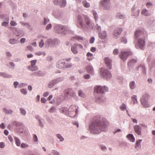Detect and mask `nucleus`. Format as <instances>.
<instances>
[{
    "mask_svg": "<svg viewBox=\"0 0 155 155\" xmlns=\"http://www.w3.org/2000/svg\"><path fill=\"white\" fill-rule=\"evenodd\" d=\"M53 2L54 4L59 5L61 7H64L66 4L65 0H53Z\"/></svg>",
    "mask_w": 155,
    "mask_h": 155,
    "instance_id": "obj_14",
    "label": "nucleus"
},
{
    "mask_svg": "<svg viewBox=\"0 0 155 155\" xmlns=\"http://www.w3.org/2000/svg\"><path fill=\"white\" fill-rule=\"evenodd\" d=\"M56 137H57L59 139L60 141L61 142L63 141L64 140V139L63 137L62 136V135L60 134H58L56 135Z\"/></svg>",
    "mask_w": 155,
    "mask_h": 155,
    "instance_id": "obj_45",
    "label": "nucleus"
},
{
    "mask_svg": "<svg viewBox=\"0 0 155 155\" xmlns=\"http://www.w3.org/2000/svg\"><path fill=\"white\" fill-rule=\"evenodd\" d=\"M127 137L131 142H134L135 141V138L132 134H129L127 136Z\"/></svg>",
    "mask_w": 155,
    "mask_h": 155,
    "instance_id": "obj_31",
    "label": "nucleus"
},
{
    "mask_svg": "<svg viewBox=\"0 0 155 155\" xmlns=\"http://www.w3.org/2000/svg\"><path fill=\"white\" fill-rule=\"evenodd\" d=\"M138 69L141 71L143 73H145L146 68L145 67V65L143 64H140L138 68Z\"/></svg>",
    "mask_w": 155,
    "mask_h": 155,
    "instance_id": "obj_29",
    "label": "nucleus"
},
{
    "mask_svg": "<svg viewBox=\"0 0 155 155\" xmlns=\"http://www.w3.org/2000/svg\"><path fill=\"white\" fill-rule=\"evenodd\" d=\"M101 150L105 152L107 151V149L106 146L103 144L100 145L99 146Z\"/></svg>",
    "mask_w": 155,
    "mask_h": 155,
    "instance_id": "obj_44",
    "label": "nucleus"
},
{
    "mask_svg": "<svg viewBox=\"0 0 155 155\" xmlns=\"http://www.w3.org/2000/svg\"><path fill=\"white\" fill-rule=\"evenodd\" d=\"M122 31V28H118L115 29L113 32V38L115 39L119 38Z\"/></svg>",
    "mask_w": 155,
    "mask_h": 155,
    "instance_id": "obj_11",
    "label": "nucleus"
},
{
    "mask_svg": "<svg viewBox=\"0 0 155 155\" xmlns=\"http://www.w3.org/2000/svg\"><path fill=\"white\" fill-rule=\"evenodd\" d=\"M52 27V25L50 23L48 24L45 28V29L46 30H48L49 29H51Z\"/></svg>",
    "mask_w": 155,
    "mask_h": 155,
    "instance_id": "obj_62",
    "label": "nucleus"
},
{
    "mask_svg": "<svg viewBox=\"0 0 155 155\" xmlns=\"http://www.w3.org/2000/svg\"><path fill=\"white\" fill-rule=\"evenodd\" d=\"M0 18L3 20V21H9V16L7 15H0Z\"/></svg>",
    "mask_w": 155,
    "mask_h": 155,
    "instance_id": "obj_30",
    "label": "nucleus"
},
{
    "mask_svg": "<svg viewBox=\"0 0 155 155\" xmlns=\"http://www.w3.org/2000/svg\"><path fill=\"white\" fill-rule=\"evenodd\" d=\"M21 123L15 121L12 122V124L14 126H16L18 128L20 126Z\"/></svg>",
    "mask_w": 155,
    "mask_h": 155,
    "instance_id": "obj_49",
    "label": "nucleus"
},
{
    "mask_svg": "<svg viewBox=\"0 0 155 155\" xmlns=\"http://www.w3.org/2000/svg\"><path fill=\"white\" fill-rule=\"evenodd\" d=\"M21 123L15 121L12 122V124L14 126H16L18 128L20 126Z\"/></svg>",
    "mask_w": 155,
    "mask_h": 155,
    "instance_id": "obj_48",
    "label": "nucleus"
},
{
    "mask_svg": "<svg viewBox=\"0 0 155 155\" xmlns=\"http://www.w3.org/2000/svg\"><path fill=\"white\" fill-rule=\"evenodd\" d=\"M56 84H57L59 82H61L64 80V78L62 77H59L54 79Z\"/></svg>",
    "mask_w": 155,
    "mask_h": 155,
    "instance_id": "obj_40",
    "label": "nucleus"
},
{
    "mask_svg": "<svg viewBox=\"0 0 155 155\" xmlns=\"http://www.w3.org/2000/svg\"><path fill=\"white\" fill-rule=\"evenodd\" d=\"M37 61L36 60H34L30 61L31 65L27 66L28 69L31 71H37L38 70V68L35 65Z\"/></svg>",
    "mask_w": 155,
    "mask_h": 155,
    "instance_id": "obj_8",
    "label": "nucleus"
},
{
    "mask_svg": "<svg viewBox=\"0 0 155 155\" xmlns=\"http://www.w3.org/2000/svg\"><path fill=\"white\" fill-rule=\"evenodd\" d=\"M49 21L48 18L44 17L43 20V25H46L48 22Z\"/></svg>",
    "mask_w": 155,
    "mask_h": 155,
    "instance_id": "obj_56",
    "label": "nucleus"
},
{
    "mask_svg": "<svg viewBox=\"0 0 155 155\" xmlns=\"http://www.w3.org/2000/svg\"><path fill=\"white\" fill-rule=\"evenodd\" d=\"M44 45V41L43 39H41L39 43V46L40 48H42Z\"/></svg>",
    "mask_w": 155,
    "mask_h": 155,
    "instance_id": "obj_64",
    "label": "nucleus"
},
{
    "mask_svg": "<svg viewBox=\"0 0 155 155\" xmlns=\"http://www.w3.org/2000/svg\"><path fill=\"white\" fill-rule=\"evenodd\" d=\"M60 111L64 114L68 115L69 114L68 109L66 107H62L60 109Z\"/></svg>",
    "mask_w": 155,
    "mask_h": 155,
    "instance_id": "obj_28",
    "label": "nucleus"
},
{
    "mask_svg": "<svg viewBox=\"0 0 155 155\" xmlns=\"http://www.w3.org/2000/svg\"><path fill=\"white\" fill-rule=\"evenodd\" d=\"M69 114H73L74 112L75 111V114H76L78 112V109L75 106H71L68 109Z\"/></svg>",
    "mask_w": 155,
    "mask_h": 155,
    "instance_id": "obj_19",
    "label": "nucleus"
},
{
    "mask_svg": "<svg viewBox=\"0 0 155 155\" xmlns=\"http://www.w3.org/2000/svg\"><path fill=\"white\" fill-rule=\"evenodd\" d=\"M31 74L38 77H43L46 74L41 71H39L37 72H33Z\"/></svg>",
    "mask_w": 155,
    "mask_h": 155,
    "instance_id": "obj_22",
    "label": "nucleus"
},
{
    "mask_svg": "<svg viewBox=\"0 0 155 155\" xmlns=\"http://www.w3.org/2000/svg\"><path fill=\"white\" fill-rule=\"evenodd\" d=\"M129 87L131 90H134L136 88V85L135 81H132L129 82Z\"/></svg>",
    "mask_w": 155,
    "mask_h": 155,
    "instance_id": "obj_27",
    "label": "nucleus"
},
{
    "mask_svg": "<svg viewBox=\"0 0 155 155\" xmlns=\"http://www.w3.org/2000/svg\"><path fill=\"white\" fill-rule=\"evenodd\" d=\"M78 95L79 96L84 97L85 96L84 93H83V91L82 90H79L78 91Z\"/></svg>",
    "mask_w": 155,
    "mask_h": 155,
    "instance_id": "obj_52",
    "label": "nucleus"
},
{
    "mask_svg": "<svg viewBox=\"0 0 155 155\" xmlns=\"http://www.w3.org/2000/svg\"><path fill=\"white\" fill-rule=\"evenodd\" d=\"M17 36L18 37H21L25 34L24 31L22 30H18L16 31Z\"/></svg>",
    "mask_w": 155,
    "mask_h": 155,
    "instance_id": "obj_26",
    "label": "nucleus"
},
{
    "mask_svg": "<svg viewBox=\"0 0 155 155\" xmlns=\"http://www.w3.org/2000/svg\"><path fill=\"white\" fill-rule=\"evenodd\" d=\"M153 5L151 2H147L146 4V6L147 8H150L151 6H153Z\"/></svg>",
    "mask_w": 155,
    "mask_h": 155,
    "instance_id": "obj_60",
    "label": "nucleus"
},
{
    "mask_svg": "<svg viewBox=\"0 0 155 155\" xmlns=\"http://www.w3.org/2000/svg\"><path fill=\"white\" fill-rule=\"evenodd\" d=\"M71 51L74 54H76L78 53L77 47L76 44L73 45L71 46Z\"/></svg>",
    "mask_w": 155,
    "mask_h": 155,
    "instance_id": "obj_23",
    "label": "nucleus"
},
{
    "mask_svg": "<svg viewBox=\"0 0 155 155\" xmlns=\"http://www.w3.org/2000/svg\"><path fill=\"white\" fill-rule=\"evenodd\" d=\"M116 17L117 18L122 19L124 18L125 17V15L124 14L120 13H118L117 14Z\"/></svg>",
    "mask_w": 155,
    "mask_h": 155,
    "instance_id": "obj_34",
    "label": "nucleus"
},
{
    "mask_svg": "<svg viewBox=\"0 0 155 155\" xmlns=\"http://www.w3.org/2000/svg\"><path fill=\"white\" fill-rule=\"evenodd\" d=\"M83 17V15H78L77 18L78 24V26L79 28L85 30L86 28V26L84 23Z\"/></svg>",
    "mask_w": 155,
    "mask_h": 155,
    "instance_id": "obj_6",
    "label": "nucleus"
},
{
    "mask_svg": "<svg viewBox=\"0 0 155 155\" xmlns=\"http://www.w3.org/2000/svg\"><path fill=\"white\" fill-rule=\"evenodd\" d=\"M21 123L15 121L12 122V124L14 126H16L18 128L20 126Z\"/></svg>",
    "mask_w": 155,
    "mask_h": 155,
    "instance_id": "obj_50",
    "label": "nucleus"
},
{
    "mask_svg": "<svg viewBox=\"0 0 155 155\" xmlns=\"http://www.w3.org/2000/svg\"><path fill=\"white\" fill-rule=\"evenodd\" d=\"M55 107H52L49 109L48 111L50 113H52L55 112Z\"/></svg>",
    "mask_w": 155,
    "mask_h": 155,
    "instance_id": "obj_58",
    "label": "nucleus"
},
{
    "mask_svg": "<svg viewBox=\"0 0 155 155\" xmlns=\"http://www.w3.org/2000/svg\"><path fill=\"white\" fill-rule=\"evenodd\" d=\"M137 62V60L134 58L130 60L128 63V65L129 66H133Z\"/></svg>",
    "mask_w": 155,
    "mask_h": 155,
    "instance_id": "obj_25",
    "label": "nucleus"
},
{
    "mask_svg": "<svg viewBox=\"0 0 155 155\" xmlns=\"http://www.w3.org/2000/svg\"><path fill=\"white\" fill-rule=\"evenodd\" d=\"M3 111L6 114H12L13 113L12 111L11 110H8L6 107H4L2 109Z\"/></svg>",
    "mask_w": 155,
    "mask_h": 155,
    "instance_id": "obj_33",
    "label": "nucleus"
},
{
    "mask_svg": "<svg viewBox=\"0 0 155 155\" xmlns=\"http://www.w3.org/2000/svg\"><path fill=\"white\" fill-rule=\"evenodd\" d=\"M87 72L90 74H92L94 73V70L93 67L91 65H87L85 68Z\"/></svg>",
    "mask_w": 155,
    "mask_h": 155,
    "instance_id": "obj_21",
    "label": "nucleus"
},
{
    "mask_svg": "<svg viewBox=\"0 0 155 155\" xmlns=\"http://www.w3.org/2000/svg\"><path fill=\"white\" fill-rule=\"evenodd\" d=\"M120 108L122 111H124L126 110L127 106L124 103L122 104L120 107Z\"/></svg>",
    "mask_w": 155,
    "mask_h": 155,
    "instance_id": "obj_42",
    "label": "nucleus"
},
{
    "mask_svg": "<svg viewBox=\"0 0 155 155\" xmlns=\"http://www.w3.org/2000/svg\"><path fill=\"white\" fill-rule=\"evenodd\" d=\"M64 94L66 96L68 95L72 97H74L76 95L74 91L71 88H69L65 91Z\"/></svg>",
    "mask_w": 155,
    "mask_h": 155,
    "instance_id": "obj_17",
    "label": "nucleus"
},
{
    "mask_svg": "<svg viewBox=\"0 0 155 155\" xmlns=\"http://www.w3.org/2000/svg\"><path fill=\"white\" fill-rule=\"evenodd\" d=\"M74 38L78 40H83V38L82 37L80 36H76Z\"/></svg>",
    "mask_w": 155,
    "mask_h": 155,
    "instance_id": "obj_63",
    "label": "nucleus"
},
{
    "mask_svg": "<svg viewBox=\"0 0 155 155\" xmlns=\"http://www.w3.org/2000/svg\"><path fill=\"white\" fill-rule=\"evenodd\" d=\"M100 74L103 78L106 79H109L112 77L111 73L104 68H100Z\"/></svg>",
    "mask_w": 155,
    "mask_h": 155,
    "instance_id": "obj_3",
    "label": "nucleus"
},
{
    "mask_svg": "<svg viewBox=\"0 0 155 155\" xmlns=\"http://www.w3.org/2000/svg\"><path fill=\"white\" fill-rule=\"evenodd\" d=\"M73 33V31L69 29H68L66 28L65 31L64 32V34H72Z\"/></svg>",
    "mask_w": 155,
    "mask_h": 155,
    "instance_id": "obj_57",
    "label": "nucleus"
},
{
    "mask_svg": "<svg viewBox=\"0 0 155 155\" xmlns=\"http://www.w3.org/2000/svg\"><path fill=\"white\" fill-rule=\"evenodd\" d=\"M72 66V64L70 63H68L65 62V67L64 68H70Z\"/></svg>",
    "mask_w": 155,
    "mask_h": 155,
    "instance_id": "obj_54",
    "label": "nucleus"
},
{
    "mask_svg": "<svg viewBox=\"0 0 155 155\" xmlns=\"http://www.w3.org/2000/svg\"><path fill=\"white\" fill-rule=\"evenodd\" d=\"M20 24L23 26H25L27 28H29L30 27V25L28 22H24L23 21H20Z\"/></svg>",
    "mask_w": 155,
    "mask_h": 155,
    "instance_id": "obj_39",
    "label": "nucleus"
},
{
    "mask_svg": "<svg viewBox=\"0 0 155 155\" xmlns=\"http://www.w3.org/2000/svg\"><path fill=\"white\" fill-rule=\"evenodd\" d=\"M59 43L60 40L58 39L49 38L45 41V45L51 47L55 45L58 44Z\"/></svg>",
    "mask_w": 155,
    "mask_h": 155,
    "instance_id": "obj_4",
    "label": "nucleus"
},
{
    "mask_svg": "<svg viewBox=\"0 0 155 155\" xmlns=\"http://www.w3.org/2000/svg\"><path fill=\"white\" fill-rule=\"evenodd\" d=\"M141 14L142 15L146 16H149L151 15V13L145 8L142 10Z\"/></svg>",
    "mask_w": 155,
    "mask_h": 155,
    "instance_id": "obj_20",
    "label": "nucleus"
},
{
    "mask_svg": "<svg viewBox=\"0 0 155 155\" xmlns=\"http://www.w3.org/2000/svg\"><path fill=\"white\" fill-rule=\"evenodd\" d=\"M9 21H4L2 24V25L4 27H7L8 25Z\"/></svg>",
    "mask_w": 155,
    "mask_h": 155,
    "instance_id": "obj_53",
    "label": "nucleus"
},
{
    "mask_svg": "<svg viewBox=\"0 0 155 155\" xmlns=\"http://www.w3.org/2000/svg\"><path fill=\"white\" fill-rule=\"evenodd\" d=\"M20 114L23 116H25L26 115L27 112L26 110L24 108L21 107L19 109Z\"/></svg>",
    "mask_w": 155,
    "mask_h": 155,
    "instance_id": "obj_35",
    "label": "nucleus"
},
{
    "mask_svg": "<svg viewBox=\"0 0 155 155\" xmlns=\"http://www.w3.org/2000/svg\"><path fill=\"white\" fill-rule=\"evenodd\" d=\"M131 54V53L129 51H123L121 52L120 56L121 60L123 61H125L128 57Z\"/></svg>",
    "mask_w": 155,
    "mask_h": 155,
    "instance_id": "obj_13",
    "label": "nucleus"
},
{
    "mask_svg": "<svg viewBox=\"0 0 155 155\" xmlns=\"http://www.w3.org/2000/svg\"><path fill=\"white\" fill-rule=\"evenodd\" d=\"M134 131L139 136L141 135L142 134V127L138 125H135L134 126Z\"/></svg>",
    "mask_w": 155,
    "mask_h": 155,
    "instance_id": "obj_16",
    "label": "nucleus"
},
{
    "mask_svg": "<svg viewBox=\"0 0 155 155\" xmlns=\"http://www.w3.org/2000/svg\"><path fill=\"white\" fill-rule=\"evenodd\" d=\"M0 76L6 78H12V76L11 75L3 72H0Z\"/></svg>",
    "mask_w": 155,
    "mask_h": 155,
    "instance_id": "obj_24",
    "label": "nucleus"
},
{
    "mask_svg": "<svg viewBox=\"0 0 155 155\" xmlns=\"http://www.w3.org/2000/svg\"><path fill=\"white\" fill-rule=\"evenodd\" d=\"M35 54L38 56H40L42 54L44 56H45L46 55L45 53V52H41L39 51L35 53Z\"/></svg>",
    "mask_w": 155,
    "mask_h": 155,
    "instance_id": "obj_55",
    "label": "nucleus"
},
{
    "mask_svg": "<svg viewBox=\"0 0 155 155\" xmlns=\"http://www.w3.org/2000/svg\"><path fill=\"white\" fill-rule=\"evenodd\" d=\"M104 61L107 68L109 70L112 69V61L109 57H106L104 58Z\"/></svg>",
    "mask_w": 155,
    "mask_h": 155,
    "instance_id": "obj_12",
    "label": "nucleus"
},
{
    "mask_svg": "<svg viewBox=\"0 0 155 155\" xmlns=\"http://www.w3.org/2000/svg\"><path fill=\"white\" fill-rule=\"evenodd\" d=\"M106 101L105 97L104 96H102L98 98L97 101L98 102H105Z\"/></svg>",
    "mask_w": 155,
    "mask_h": 155,
    "instance_id": "obj_36",
    "label": "nucleus"
},
{
    "mask_svg": "<svg viewBox=\"0 0 155 155\" xmlns=\"http://www.w3.org/2000/svg\"><path fill=\"white\" fill-rule=\"evenodd\" d=\"M100 4L104 10H107L110 8L111 5L110 0H101Z\"/></svg>",
    "mask_w": 155,
    "mask_h": 155,
    "instance_id": "obj_7",
    "label": "nucleus"
},
{
    "mask_svg": "<svg viewBox=\"0 0 155 155\" xmlns=\"http://www.w3.org/2000/svg\"><path fill=\"white\" fill-rule=\"evenodd\" d=\"M147 37V32L144 30L138 29L135 32L134 38L140 49L143 50L145 45V40Z\"/></svg>",
    "mask_w": 155,
    "mask_h": 155,
    "instance_id": "obj_2",
    "label": "nucleus"
},
{
    "mask_svg": "<svg viewBox=\"0 0 155 155\" xmlns=\"http://www.w3.org/2000/svg\"><path fill=\"white\" fill-rule=\"evenodd\" d=\"M149 96L147 94H144L141 99V102L142 104L145 107H148L149 106L148 104V99Z\"/></svg>",
    "mask_w": 155,
    "mask_h": 155,
    "instance_id": "obj_9",
    "label": "nucleus"
},
{
    "mask_svg": "<svg viewBox=\"0 0 155 155\" xmlns=\"http://www.w3.org/2000/svg\"><path fill=\"white\" fill-rule=\"evenodd\" d=\"M140 13V10L139 9L137 10L136 11L133 12L134 15V16H138Z\"/></svg>",
    "mask_w": 155,
    "mask_h": 155,
    "instance_id": "obj_51",
    "label": "nucleus"
},
{
    "mask_svg": "<svg viewBox=\"0 0 155 155\" xmlns=\"http://www.w3.org/2000/svg\"><path fill=\"white\" fill-rule=\"evenodd\" d=\"M82 4L84 6L85 8H88L90 6V4L89 3L85 0H83L82 2Z\"/></svg>",
    "mask_w": 155,
    "mask_h": 155,
    "instance_id": "obj_41",
    "label": "nucleus"
},
{
    "mask_svg": "<svg viewBox=\"0 0 155 155\" xmlns=\"http://www.w3.org/2000/svg\"><path fill=\"white\" fill-rule=\"evenodd\" d=\"M21 92L24 95L27 94V91L24 88H22L20 90Z\"/></svg>",
    "mask_w": 155,
    "mask_h": 155,
    "instance_id": "obj_59",
    "label": "nucleus"
},
{
    "mask_svg": "<svg viewBox=\"0 0 155 155\" xmlns=\"http://www.w3.org/2000/svg\"><path fill=\"white\" fill-rule=\"evenodd\" d=\"M14 139L15 141V144L18 147L20 146L21 145V141L20 140V139L16 137H14Z\"/></svg>",
    "mask_w": 155,
    "mask_h": 155,
    "instance_id": "obj_37",
    "label": "nucleus"
},
{
    "mask_svg": "<svg viewBox=\"0 0 155 155\" xmlns=\"http://www.w3.org/2000/svg\"><path fill=\"white\" fill-rule=\"evenodd\" d=\"M65 60L64 59L58 61L57 64V67L59 69L64 68L65 67Z\"/></svg>",
    "mask_w": 155,
    "mask_h": 155,
    "instance_id": "obj_15",
    "label": "nucleus"
},
{
    "mask_svg": "<svg viewBox=\"0 0 155 155\" xmlns=\"http://www.w3.org/2000/svg\"><path fill=\"white\" fill-rule=\"evenodd\" d=\"M99 37L101 39H104L106 38L107 36L106 31H103L98 32Z\"/></svg>",
    "mask_w": 155,
    "mask_h": 155,
    "instance_id": "obj_18",
    "label": "nucleus"
},
{
    "mask_svg": "<svg viewBox=\"0 0 155 155\" xmlns=\"http://www.w3.org/2000/svg\"><path fill=\"white\" fill-rule=\"evenodd\" d=\"M28 146L29 145L28 144L24 143H22L21 144V147L22 148H25L28 147Z\"/></svg>",
    "mask_w": 155,
    "mask_h": 155,
    "instance_id": "obj_61",
    "label": "nucleus"
},
{
    "mask_svg": "<svg viewBox=\"0 0 155 155\" xmlns=\"http://www.w3.org/2000/svg\"><path fill=\"white\" fill-rule=\"evenodd\" d=\"M134 104L137 103V96L136 95H134L132 96L131 98Z\"/></svg>",
    "mask_w": 155,
    "mask_h": 155,
    "instance_id": "obj_47",
    "label": "nucleus"
},
{
    "mask_svg": "<svg viewBox=\"0 0 155 155\" xmlns=\"http://www.w3.org/2000/svg\"><path fill=\"white\" fill-rule=\"evenodd\" d=\"M107 123L103 119L101 120H96L90 125V131L92 134H98L101 131L105 132L107 129Z\"/></svg>",
    "mask_w": 155,
    "mask_h": 155,
    "instance_id": "obj_1",
    "label": "nucleus"
},
{
    "mask_svg": "<svg viewBox=\"0 0 155 155\" xmlns=\"http://www.w3.org/2000/svg\"><path fill=\"white\" fill-rule=\"evenodd\" d=\"M108 87L106 86H97L94 88V92L97 93H103L108 91Z\"/></svg>",
    "mask_w": 155,
    "mask_h": 155,
    "instance_id": "obj_5",
    "label": "nucleus"
},
{
    "mask_svg": "<svg viewBox=\"0 0 155 155\" xmlns=\"http://www.w3.org/2000/svg\"><path fill=\"white\" fill-rule=\"evenodd\" d=\"M56 84L54 79L52 80L48 84V87L49 88H52Z\"/></svg>",
    "mask_w": 155,
    "mask_h": 155,
    "instance_id": "obj_32",
    "label": "nucleus"
},
{
    "mask_svg": "<svg viewBox=\"0 0 155 155\" xmlns=\"http://www.w3.org/2000/svg\"><path fill=\"white\" fill-rule=\"evenodd\" d=\"M54 29L56 33L60 34L64 32L65 31L66 27L61 25H58L55 26Z\"/></svg>",
    "mask_w": 155,
    "mask_h": 155,
    "instance_id": "obj_10",
    "label": "nucleus"
},
{
    "mask_svg": "<svg viewBox=\"0 0 155 155\" xmlns=\"http://www.w3.org/2000/svg\"><path fill=\"white\" fill-rule=\"evenodd\" d=\"M17 40L15 39L11 38L9 40V43L12 45H14L17 43Z\"/></svg>",
    "mask_w": 155,
    "mask_h": 155,
    "instance_id": "obj_43",
    "label": "nucleus"
},
{
    "mask_svg": "<svg viewBox=\"0 0 155 155\" xmlns=\"http://www.w3.org/2000/svg\"><path fill=\"white\" fill-rule=\"evenodd\" d=\"M85 22L87 25V27L89 28L91 23V22L90 19L86 17L85 19Z\"/></svg>",
    "mask_w": 155,
    "mask_h": 155,
    "instance_id": "obj_38",
    "label": "nucleus"
},
{
    "mask_svg": "<svg viewBox=\"0 0 155 155\" xmlns=\"http://www.w3.org/2000/svg\"><path fill=\"white\" fill-rule=\"evenodd\" d=\"M93 13L94 15V18L95 21L96 22L98 20V15L95 11H93Z\"/></svg>",
    "mask_w": 155,
    "mask_h": 155,
    "instance_id": "obj_46",
    "label": "nucleus"
}]
</instances>
